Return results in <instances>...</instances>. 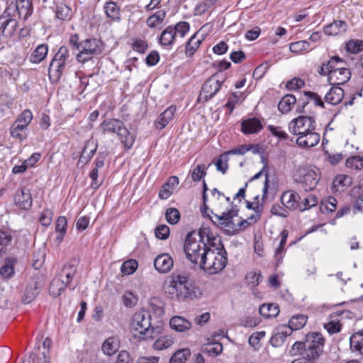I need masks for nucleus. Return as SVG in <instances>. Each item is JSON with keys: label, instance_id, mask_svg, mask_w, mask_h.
Instances as JSON below:
<instances>
[{"label": "nucleus", "instance_id": "obj_1", "mask_svg": "<svg viewBox=\"0 0 363 363\" xmlns=\"http://www.w3.org/2000/svg\"><path fill=\"white\" fill-rule=\"evenodd\" d=\"M220 239L214 236L208 228H201L199 232L192 231L187 234L184 250L186 259L199 267L211 247L220 244Z\"/></svg>", "mask_w": 363, "mask_h": 363}, {"label": "nucleus", "instance_id": "obj_2", "mask_svg": "<svg viewBox=\"0 0 363 363\" xmlns=\"http://www.w3.org/2000/svg\"><path fill=\"white\" fill-rule=\"evenodd\" d=\"M325 339L323 335L317 332L306 334L304 340L296 341L289 350L291 357L301 356L312 363H317L323 354Z\"/></svg>", "mask_w": 363, "mask_h": 363}, {"label": "nucleus", "instance_id": "obj_3", "mask_svg": "<svg viewBox=\"0 0 363 363\" xmlns=\"http://www.w3.org/2000/svg\"><path fill=\"white\" fill-rule=\"evenodd\" d=\"M164 289L170 298L177 301H186L197 297L198 289L186 274H172Z\"/></svg>", "mask_w": 363, "mask_h": 363}, {"label": "nucleus", "instance_id": "obj_4", "mask_svg": "<svg viewBox=\"0 0 363 363\" xmlns=\"http://www.w3.org/2000/svg\"><path fill=\"white\" fill-rule=\"evenodd\" d=\"M346 62L338 56H333L324 62L318 69L321 76H328V81L331 85L340 86L347 82L351 77L349 69L344 67Z\"/></svg>", "mask_w": 363, "mask_h": 363}, {"label": "nucleus", "instance_id": "obj_5", "mask_svg": "<svg viewBox=\"0 0 363 363\" xmlns=\"http://www.w3.org/2000/svg\"><path fill=\"white\" fill-rule=\"evenodd\" d=\"M227 263V252L220 241L217 246L208 250L199 268L209 274H216L221 272Z\"/></svg>", "mask_w": 363, "mask_h": 363}, {"label": "nucleus", "instance_id": "obj_6", "mask_svg": "<svg viewBox=\"0 0 363 363\" xmlns=\"http://www.w3.org/2000/svg\"><path fill=\"white\" fill-rule=\"evenodd\" d=\"M102 134H116L125 150H130L135 140V135L130 132L123 122L116 118H108L100 125Z\"/></svg>", "mask_w": 363, "mask_h": 363}, {"label": "nucleus", "instance_id": "obj_7", "mask_svg": "<svg viewBox=\"0 0 363 363\" xmlns=\"http://www.w3.org/2000/svg\"><path fill=\"white\" fill-rule=\"evenodd\" d=\"M131 330L134 336L141 340L153 338L154 328L151 323L150 312L144 309L136 312L132 318Z\"/></svg>", "mask_w": 363, "mask_h": 363}, {"label": "nucleus", "instance_id": "obj_8", "mask_svg": "<svg viewBox=\"0 0 363 363\" xmlns=\"http://www.w3.org/2000/svg\"><path fill=\"white\" fill-rule=\"evenodd\" d=\"M238 216V209L233 206L220 215L213 214L211 222L222 229L227 235H235L238 233V228L234 221V218Z\"/></svg>", "mask_w": 363, "mask_h": 363}, {"label": "nucleus", "instance_id": "obj_9", "mask_svg": "<svg viewBox=\"0 0 363 363\" xmlns=\"http://www.w3.org/2000/svg\"><path fill=\"white\" fill-rule=\"evenodd\" d=\"M79 53L76 59L79 62L85 63L103 51L102 42L96 38H89L79 43Z\"/></svg>", "mask_w": 363, "mask_h": 363}, {"label": "nucleus", "instance_id": "obj_10", "mask_svg": "<svg viewBox=\"0 0 363 363\" xmlns=\"http://www.w3.org/2000/svg\"><path fill=\"white\" fill-rule=\"evenodd\" d=\"M69 58V50L61 46L50 63L48 74L50 79L58 81L65 71L67 62Z\"/></svg>", "mask_w": 363, "mask_h": 363}, {"label": "nucleus", "instance_id": "obj_11", "mask_svg": "<svg viewBox=\"0 0 363 363\" xmlns=\"http://www.w3.org/2000/svg\"><path fill=\"white\" fill-rule=\"evenodd\" d=\"M295 181L301 184V187L306 191L313 190L319 180V169L312 168H298L294 175Z\"/></svg>", "mask_w": 363, "mask_h": 363}, {"label": "nucleus", "instance_id": "obj_12", "mask_svg": "<svg viewBox=\"0 0 363 363\" xmlns=\"http://www.w3.org/2000/svg\"><path fill=\"white\" fill-rule=\"evenodd\" d=\"M45 285L44 277L38 274L30 278L26 286V289L22 296V302L24 304L31 303L38 295L40 290Z\"/></svg>", "mask_w": 363, "mask_h": 363}, {"label": "nucleus", "instance_id": "obj_13", "mask_svg": "<svg viewBox=\"0 0 363 363\" xmlns=\"http://www.w3.org/2000/svg\"><path fill=\"white\" fill-rule=\"evenodd\" d=\"M315 129V121L310 116H299L289 123V132L299 137L309 130Z\"/></svg>", "mask_w": 363, "mask_h": 363}, {"label": "nucleus", "instance_id": "obj_14", "mask_svg": "<svg viewBox=\"0 0 363 363\" xmlns=\"http://www.w3.org/2000/svg\"><path fill=\"white\" fill-rule=\"evenodd\" d=\"M18 22L13 17L11 7L8 6L0 16V31L3 37H12L16 31Z\"/></svg>", "mask_w": 363, "mask_h": 363}, {"label": "nucleus", "instance_id": "obj_15", "mask_svg": "<svg viewBox=\"0 0 363 363\" xmlns=\"http://www.w3.org/2000/svg\"><path fill=\"white\" fill-rule=\"evenodd\" d=\"M223 80L219 79L218 73L209 77L203 84L200 97H203L205 101H208L216 96L220 89Z\"/></svg>", "mask_w": 363, "mask_h": 363}, {"label": "nucleus", "instance_id": "obj_16", "mask_svg": "<svg viewBox=\"0 0 363 363\" xmlns=\"http://www.w3.org/2000/svg\"><path fill=\"white\" fill-rule=\"evenodd\" d=\"M77 272V267L72 263H67L64 265L60 273L58 274V278L62 281L65 286L69 289L74 290L77 285L72 284V280L75 277Z\"/></svg>", "mask_w": 363, "mask_h": 363}, {"label": "nucleus", "instance_id": "obj_17", "mask_svg": "<svg viewBox=\"0 0 363 363\" xmlns=\"http://www.w3.org/2000/svg\"><path fill=\"white\" fill-rule=\"evenodd\" d=\"M174 261L167 253L157 255L154 260V266L160 273H167L173 267Z\"/></svg>", "mask_w": 363, "mask_h": 363}, {"label": "nucleus", "instance_id": "obj_18", "mask_svg": "<svg viewBox=\"0 0 363 363\" xmlns=\"http://www.w3.org/2000/svg\"><path fill=\"white\" fill-rule=\"evenodd\" d=\"M15 204L23 210H28L33 204V199L30 191L21 189L17 191L14 197Z\"/></svg>", "mask_w": 363, "mask_h": 363}, {"label": "nucleus", "instance_id": "obj_19", "mask_svg": "<svg viewBox=\"0 0 363 363\" xmlns=\"http://www.w3.org/2000/svg\"><path fill=\"white\" fill-rule=\"evenodd\" d=\"M320 141V135L315 132V130L300 135L296 138V143L300 147H312L315 146Z\"/></svg>", "mask_w": 363, "mask_h": 363}, {"label": "nucleus", "instance_id": "obj_20", "mask_svg": "<svg viewBox=\"0 0 363 363\" xmlns=\"http://www.w3.org/2000/svg\"><path fill=\"white\" fill-rule=\"evenodd\" d=\"M347 23L345 21L335 20L323 28L324 33L327 35L335 36L342 35L346 32Z\"/></svg>", "mask_w": 363, "mask_h": 363}, {"label": "nucleus", "instance_id": "obj_21", "mask_svg": "<svg viewBox=\"0 0 363 363\" xmlns=\"http://www.w3.org/2000/svg\"><path fill=\"white\" fill-rule=\"evenodd\" d=\"M291 335V330L286 325H281L277 328V332L272 336L270 339L271 345L274 347L281 346L286 338Z\"/></svg>", "mask_w": 363, "mask_h": 363}, {"label": "nucleus", "instance_id": "obj_22", "mask_svg": "<svg viewBox=\"0 0 363 363\" xmlns=\"http://www.w3.org/2000/svg\"><path fill=\"white\" fill-rule=\"evenodd\" d=\"M262 128L261 121L257 118L243 120L241 123V130L245 135L257 133Z\"/></svg>", "mask_w": 363, "mask_h": 363}, {"label": "nucleus", "instance_id": "obj_23", "mask_svg": "<svg viewBox=\"0 0 363 363\" xmlns=\"http://www.w3.org/2000/svg\"><path fill=\"white\" fill-rule=\"evenodd\" d=\"M176 111V106H171L165 109L157 118L155 123V126L157 129L162 130L165 128L167 124L172 120L174 113Z\"/></svg>", "mask_w": 363, "mask_h": 363}, {"label": "nucleus", "instance_id": "obj_24", "mask_svg": "<svg viewBox=\"0 0 363 363\" xmlns=\"http://www.w3.org/2000/svg\"><path fill=\"white\" fill-rule=\"evenodd\" d=\"M300 196L294 191L290 190L283 193L281 197V204L288 209L298 208Z\"/></svg>", "mask_w": 363, "mask_h": 363}, {"label": "nucleus", "instance_id": "obj_25", "mask_svg": "<svg viewBox=\"0 0 363 363\" xmlns=\"http://www.w3.org/2000/svg\"><path fill=\"white\" fill-rule=\"evenodd\" d=\"M119 348L120 340L118 336H111L106 338L101 347L103 352L108 356L114 354Z\"/></svg>", "mask_w": 363, "mask_h": 363}, {"label": "nucleus", "instance_id": "obj_26", "mask_svg": "<svg viewBox=\"0 0 363 363\" xmlns=\"http://www.w3.org/2000/svg\"><path fill=\"white\" fill-rule=\"evenodd\" d=\"M344 97V90L339 86H333L325 96V101L332 105L340 104Z\"/></svg>", "mask_w": 363, "mask_h": 363}, {"label": "nucleus", "instance_id": "obj_27", "mask_svg": "<svg viewBox=\"0 0 363 363\" xmlns=\"http://www.w3.org/2000/svg\"><path fill=\"white\" fill-rule=\"evenodd\" d=\"M169 325L172 329L180 333L187 331L191 327V324L188 320L179 315L173 316L170 319Z\"/></svg>", "mask_w": 363, "mask_h": 363}, {"label": "nucleus", "instance_id": "obj_28", "mask_svg": "<svg viewBox=\"0 0 363 363\" xmlns=\"http://www.w3.org/2000/svg\"><path fill=\"white\" fill-rule=\"evenodd\" d=\"M176 38L175 30L173 29V26H170L162 32L159 38V42L162 46L167 47L169 49L174 43Z\"/></svg>", "mask_w": 363, "mask_h": 363}, {"label": "nucleus", "instance_id": "obj_29", "mask_svg": "<svg viewBox=\"0 0 363 363\" xmlns=\"http://www.w3.org/2000/svg\"><path fill=\"white\" fill-rule=\"evenodd\" d=\"M48 47L45 44L38 45L29 57L30 62L38 64L42 62L47 56Z\"/></svg>", "mask_w": 363, "mask_h": 363}, {"label": "nucleus", "instance_id": "obj_30", "mask_svg": "<svg viewBox=\"0 0 363 363\" xmlns=\"http://www.w3.org/2000/svg\"><path fill=\"white\" fill-rule=\"evenodd\" d=\"M27 130L28 128L24 127L23 125L14 122L10 127L9 132L13 138L22 142L27 138Z\"/></svg>", "mask_w": 363, "mask_h": 363}, {"label": "nucleus", "instance_id": "obj_31", "mask_svg": "<svg viewBox=\"0 0 363 363\" xmlns=\"http://www.w3.org/2000/svg\"><path fill=\"white\" fill-rule=\"evenodd\" d=\"M259 311L266 318H275L279 313V308L277 304L264 303L259 306Z\"/></svg>", "mask_w": 363, "mask_h": 363}, {"label": "nucleus", "instance_id": "obj_32", "mask_svg": "<svg viewBox=\"0 0 363 363\" xmlns=\"http://www.w3.org/2000/svg\"><path fill=\"white\" fill-rule=\"evenodd\" d=\"M350 344L352 352L363 354V331L354 333L350 338Z\"/></svg>", "mask_w": 363, "mask_h": 363}, {"label": "nucleus", "instance_id": "obj_33", "mask_svg": "<svg viewBox=\"0 0 363 363\" xmlns=\"http://www.w3.org/2000/svg\"><path fill=\"white\" fill-rule=\"evenodd\" d=\"M308 318L303 314H297L292 316L286 325L289 328L293 330H298L301 329L307 323Z\"/></svg>", "mask_w": 363, "mask_h": 363}, {"label": "nucleus", "instance_id": "obj_34", "mask_svg": "<svg viewBox=\"0 0 363 363\" xmlns=\"http://www.w3.org/2000/svg\"><path fill=\"white\" fill-rule=\"evenodd\" d=\"M296 102L295 96L292 94L285 95L279 101L278 108L282 113H286L291 110L292 106Z\"/></svg>", "mask_w": 363, "mask_h": 363}, {"label": "nucleus", "instance_id": "obj_35", "mask_svg": "<svg viewBox=\"0 0 363 363\" xmlns=\"http://www.w3.org/2000/svg\"><path fill=\"white\" fill-rule=\"evenodd\" d=\"M203 39L197 38L196 35H193L188 42L185 48V55L187 57H191L199 48Z\"/></svg>", "mask_w": 363, "mask_h": 363}, {"label": "nucleus", "instance_id": "obj_36", "mask_svg": "<svg viewBox=\"0 0 363 363\" xmlns=\"http://www.w3.org/2000/svg\"><path fill=\"white\" fill-rule=\"evenodd\" d=\"M106 14L108 18L113 21H121L120 8L113 1L107 2L104 6Z\"/></svg>", "mask_w": 363, "mask_h": 363}, {"label": "nucleus", "instance_id": "obj_37", "mask_svg": "<svg viewBox=\"0 0 363 363\" xmlns=\"http://www.w3.org/2000/svg\"><path fill=\"white\" fill-rule=\"evenodd\" d=\"M55 12L56 17L62 21H69L72 16V9L65 4H57Z\"/></svg>", "mask_w": 363, "mask_h": 363}, {"label": "nucleus", "instance_id": "obj_38", "mask_svg": "<svg viewBox=\"0 0 363 363\" xmlns=\"http://www.w3.org/2000/svg\"><path fill=\"white\" fill-rule=\"evenodd\" d=\"M174 338L170 335L160 337L153 344V348L156 350H162L170 347L174 343Z\"/></svg>", "mask_w": 363, "mask_h": 363}, {"label": "nucleus", "instance_id": "obj_39", "mask_svg": "<svg viewBox=\"0 0 363 363\" xmlns=\"http://www.w3.org/2000/svg\"><path fill=\"white\" fill-rule=\"evenodd\" d=\"M31 3L30 1L23 2H18L16 4V10L17 11L19 16H23L24 20H26L28 16L32 13Z\"/></svg>", "mask_w": 363, "mask_h": 363}, {"label": "nucleus", "instance_id": "obj_40", "mask_svg": "<svg viewBox=\"0 0 363 363\" xmlns=\"http://www.w3.org/2000/svg\"><path fill=\"white\" fill-rule=\"evenodd\" d=\"M351 184V177L345 175V174H339L336 176L333 182V186L335 191H342L340 188H343L345 186H350Z\"/></svg>", "mask_w": 363, "mask_h": 363}, {"label": "nucleus", "instance_id": "obj_41", "mask_svg": "<svg viewBox=\"0 0 363 363\" xmlns=\"http://www.w3.org/2000/svg\"><path fill=\"white\" fill-rule=\"evenodd\" d=\"M66 287L67 286L60 279L55 278L50 286V294L55 298L57 297L64 291Z\"/></svg>", "mask_w": 363, "mask_h": 363}, {"label": "nucleus", "instance_id": "obj_42", "mask_svg": "<svg viewBox=\"0 0 363 363\" xmlns=\"http://www.w3.org/2000/svg\"><path fill=\"white\" fill-rule=\"evenodd\" d=\"M190 355L191 352L189 349L179 350L172 355L169 363H185Z\"/></svg>", "mask_w": 363, "mask_h": 363}, {"label": "nucleus", "instance_id": "obj_43", "mask_svg": "<svg viewBox=\"0 0 363 363\" xmlns=\"http://www.w3.org/2000/svg\"><path fill=\"white\" fill-rule=\"evenodd\" d=\"M346 51L349 53L357 54L363 50V40H350L346 43Z\"/></svg>", "mask_w": 363, "mask_h": 363}, {"label": "nucleus", "instance_id": "obj_44", "mask_svg": "<svg viewBox=\"0 0 363 363\" xmlns=\"http://www.w3.org/2000/svg\"><path fill=\"white\" fill-rule=\"evenodd\" d=\"M317 203V197L313 194H309L300 203H298V208L301 211H303L315 206Z\"/></svg>", "mask_w": 363, "mask_h": 363}, {"label": "nucleus", "instance_id": "obj_45", "mask_svg": "<svg viewBox=\"0 0 363 363\" xmlns=\"http://www.w3.org/2000/svg\"><path fill=\"white\" fill-rule=\"evenodd\" d=\"M347 167L355 170H360L363 169V157L360 156H351L347 158L345 162Z\"/></svg>", "mask_w": 363, "mask_h": 363}, {"label": "nucleus", "instance_id": "obj_46", "mask_svg": "<svg viewBox=\"0 0 363 363\" xmlns=\"http://www.w3.org/2000/svg\"><path fill=\"white\" fill-rule=\"evenodd\" d=\"M245 279L249 286L255 287L262 281V276L260 272H250L246 274Z\"/></svg>", "mask_w": 363, "mask_h": 363}, {"label": "nucleus", "instance_id": "obj_47", "mask_svg": "<svg viewBox=\"0 0 363 363\" xmlns=\"http://www.w3.org/2000/svg\"><path fill=\"white\" fill-rule=\"evenodd\" d=\"M138 262L135 260L130 259L124 262L121 265V270L123 274L130 275L135 272L138 268Z\"/></svg>", "mask_w": 363, "mask_h": 363}, {"label": "nucleus", "instance_id": "obj_48", "mask_svg": "<svg viewBox=\"0 0 363 363\" xmlns=\"http://www.w3.org/2000/svg\"><path fill=\"white\" fill-rule=\"evenodd\" d=\"M33 119V113L29 109L24 110L16 118L15 122L18 124L23 125L24 127L28 128V126Z\"/></svg>", "mask_w": 363, "mask_h": 363}, {"label": "nucleus", "instance_id": "obj_49", "mask_svg": "<svg viewBox=\"0 0 363 363\" xmlns=\"http://www.w3.org/2000/svg\"><path fill=\"white\" fill-rule=\"evenodd\" d=\"M89 146H90V143H87L85 145L84 150L82 152V155L80 156L79 161L87 162L92 158V157L94 156V155L95 154V152L96 151L97 145L94 144V147L91 149H90L89 151L88 152Z\"/></svg>", "mask_w": 363, "mask_h": 363}, {"label": "nucleus", "instance_id": "obj_50", "mask_svg": "<svg viewBox=\"0 0 363 363\" xmlns=\"http://www.w3.org/2000/svg\"><path fill=\"white\" fill-rule=\"evenodd\" d=\"M206 169L204 164L197 165L191 172V177L194 182H199L206 175Z\"/></svg>", "mask_w": 363, "mask_h": 363}, {"label": "nucleus", "instance_id": "obj_51", "mask_svg": "<svg viewBox=\"0 0 363 363\" xmlns=\"http://www.w3.org/2000/svg\"><path fill=\"white\" fill-rule=\"evenodd\" d=\"M243 97L242 92H233L229 96L225 106L228 108L230 114L233 113L235 105L238 103L239 100Z\"/></svg>", "mask_w": 363, "mask_h": 363}, {"label": "nucleus", "instance_id": "obj_52", "mask_svg": "<svg viewBox=\"0 0 363 363\" xmlns=\"http://www.w3.org/2000/svg\"><path fill=\"white\" fill-rule=\"evenodd\" d=\"M189 28L190 26L188 22L181 21L177 23L175 26L173 27V29L175 30L176 37L179 36L182 38L189 32Z\"/></svg>", "mask_w": 363, "mask_h": 363}, {"label": "nucleus", "instance_id": "obj_53", "mask_svg": "<svg viewBox=\"0 0 363 363\" xmlns=\"http://www.w3.org/2000/svg\"><path fill=\"white\" fill-rule=\"evenodd\" d=\"M309 43L306 40H299L290 44L289 49L294 53H300L309 48Z\"/></svg>", "mask_w": 363, "mask_h": 363}, {"label": "nucleus", "instance_id": "obj_54", "mask_svg": "<svg viewBox=\"0 0 363 363\" xmlns=\"http://www.w3.org/2000/svg\"><path fill=\"white\" fill-rule=\"evenodd\" d=\"M166 219L172 225L176 224L180 219V213L179 210L174 208H169L166 211Z\"/></svg>", "mask_w": 363, "mask_h": 363}, {"label": "nucleus", "instance_id": "obj_55", "mask_svg": "<svg viewBox=\"0 0 363 363\" xmlns=\"http://www.w3.org/2000/svg\"><path fill=\"white\" fill-rule=\"evenodd\" d=\"M203 350L211 355L217 356L222 352L223 345L220 342H211Z\"/></svg>", "mask_w": 363, "mask_h": 363}, {"label": "nucleus", "instance_id": "obj_56", "mask_svg": "<svg viewBox=\"0 0 363 363\" xmlns=\"http://www.w3.org/2000/svg\"><path fill=\"white\" fill-rule=\"evenodd\" d=\"M337 200L334 197H329L322 201L320 209L322 212H333L336 209Z\"/></svg>", "mask_w": 363, "mask_h": 363}, {"label": "nucleus", "instance_id": "obj_57", "mask_svg": "<svg viewBox=\"0 0 363 363\" xmlns=\"http://www.w3.org/2000/svg\"><path fill=\"white\" fill-rule=\"evenodd\" d=\"M53 212L48 209H44L40 216L39 220L42 225L48 227L50 225L52 220Z\"/></svg>", "mask_w": 363, "mask_h": 363}, {"label": "nucleus", "instance_id": "obj_58", "mask_svg": "<svg viewBox=\"0 0 363 363\" xmlns=\"http://www.w3.org/2000/svg\"><path fill=\"white\" fill-rule=\"evenodd\" d=\"M228 160L226 155L225 153L222 154L215 162L216 170L225 174L228 168Z\"/></svg>", "mask_w": 363, "mask_h": 363}, {"label": "nucleus", "instance_id": "obj_59", "mask_svg": "<svg viewBox=\"0 0 363 363\" xmlns=\"http://www.w3.org/2000/svg\"><path fill=\"white\" fill-rule=\"evenodd\" d=\"M267 129L274 137L278 138L279 140H285L289 138L288 134L282 130L281 127L269 125Z\"/></svg>", "mask_w": 363, "mask_h": 363}, {"label": "nucleus", "instance_id": "obj_60", "mask_svg": "<svg viewBox=\"0 0 363 363\" xmlns=\"http://www.w3.org/2000/svg\"><path fill=\"white\" fill-rule=\"evenodd\" d=\"M45 259V253L43 250H39L38 252H35L33 254V267L38 269L43 264Z\"/></svg>", "mask_w": 363, "mask_h": 363}, {"label": "nucleus", "instance_id": "obj_61", "mask_svg": "<svg viewBox=\"0 0 363 363\" xmlns=\"http://www.w3.org/2000/svg\"><path fill=\"white\" fill-rule=\"evenodd\" d=\"M169 233V228L166 225H160L155 230V236L160 240L167 239Z\"/></svg>", "mask_w": 363, "mask_h": 363}, {"label": "nucleus", "instance_id": "obj_62", "mask_svg": "<svg viewBox=\"0 0 363 363\" xmlns=\"http://www.w3.org/2000/svg\"><path fill=\"white\" fill-rule=\"evenodd\" d=\"M13 103V100L10 96L7 94L0 96V110L2 112H5L8 109L11 108Z\"/></svg>", "mask_w": 363, "mask_h": 363}, {"label": "nucleus", "instance_id": "obj_63", "mask_svg": "<svg viewBox=\"0 0 363 363\" xmlns=\"http://www.w3.org/2000/svg\"><path fill=\"white\" fill-rule=\"evenodd\" d=\"M265 336L264 331L253 333L249 337L248 342L255 349H258L259 342Z\"/></svg>", "mask_w": 363, "mask_h": 363}, {"label": "nucleus", "instance_id": "obj_64", "mask_svg": "<svg viewBox=\"0 0 363 363\" xmlns=\"http://www.w3.org/2000/svg\"><path fill=\"white\" fill-rule=\"evenodd\" d=\"M123 303L127 307L134 306L138 302V297L130 291H126L123 296Z\"/></svg>", "mask_w": 363, "mask_h": 363}]
</instances>
